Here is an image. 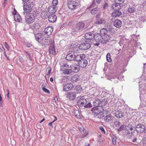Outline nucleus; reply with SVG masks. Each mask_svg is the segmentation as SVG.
Wrapping results in <instances>:
<instances>
[{"label":"nucleus","instance_id":"obj_53","mask_svg":"<svg viewBox=\"0 0 146 146\" xmlns=\"http://www.w3.org/2000/svg\"><path fill=\"white\" fill-rule=\"evenodd\" d=\"M3 102V101L2 100V98L1 96V94H0V104H2Z\"/></svg>","mask_w":146,"mask_h":146},{"label":"nucleus","instance_id":"obj_62","mask_svg":"<svg viewBox=\"0 0 146 146\" xmlns=\"http://www.w3.org/2000/svg\"><path fill=\"white\" fill-rule=\"evenodd\" d=\"M53 121H52V122H51V123H49L48 124V125L49 126H52V127H53V126H52V123H53Z\"/></svg>","mask_w":146,"mask_h":146},{"label":"nucleus","instance_id":"obj_34","mask_svg":"<svg viewBox=\"0 0 146 146\" xmlns=\"http://www.w3.org/2000/svg\"><path fill=\"white\" fill-rule=\"evenodd\" d=\"M79 80V76L77 75H75L72 77L71 81L72 82H75L78 81Z\"/></svg>","mask_w":146,"mask_h":146},{"label":"nucleus","instance_id":"obj_1","mask_svg":"<svg viewBox=\"0 0 146 146\" xmlns=\"http://www.w3.org/2000/svg\"><path fill=\"white\" fill-rule=\"evenodd\" d=\"M92 112L94 113V114L98 115L99 118H101L104 117L103 113L102 112L104 111L103 107H94L92 108L91 110Z\"/></svg>","mask_w":146,"mask_h":146},{"label":"nucleus","instance_id":"obj_57","mask_svg":"<svg viewBox=\"0 0 146 146\" xmlns=\"http://www.w3.org/2000/svg\"><path fill=\"white\" fill-rule=\"evenodd\" d=\"M2 48L3 49L4 54L5 55V56L6 57H7V54L5 53V49L3 47H2Z\"/></svg>","mask_w":146,"mask_h":146},{"label":"nucleus","instance_id":"obj_15","mask_svg":"<svg viewBox=\"0 0 146 146\" xmlns=\"http://www.w3.org/2000/svg\"><path fill=\"white\" fill-rule=\"evenodd\" d=\"M88 64L87 61L86 60L84 59V58H83L78 63V64L82 68H84L86 67Z\"/></svg>","mask_w":146,"mask_h":146},{"label":"nucleus","instance_id":"obj_27","mask_svg":"<svg viewBox=\"0 0 146 146\" xmlns=\"http://www.w3.org/2000/svg\"><path fill=\"white\" fill-rule=\"evenodd\" d=\"M67 68L66 69H63V68L62 69V71L63 72V74H70L72 72V71L71 69L70 68L68 69Z\"/></svg>","mask_w":146,"mask_h":146},{"label":"nucleus","instance_id":"obj_8","mask_svg":"<svg viewBox=\"0 0 146 146\" xmlns=\"http://www.w3.org/2000/svg\"><path fill=\"white\" fill-rule=\"evenodd\" d=\"M85 26L84 23L82 22H78L76 25L74 30L76 32L81 31L84 28Z\"/></svg>","mask_w":146,"mask_h":146},{"label":"nucleus","instance_id":"obj_17","mask_svg":"<svg viewBox=\"0 0 146 146\" xmlns=\"http://www.w3.org/2000/svg\"><path fill=\"white\" fill-rule=\"evenodd\" d=\"M93 105L95 107H100L99 106L101 104L102 102L100 99L95 98L93 100Z\"/></svg>","mask_w":146,"mask_h":146},{"label":"nucleus","instance_id":"obj_59","mask_svg":"<svg viewBox=\"0 0 146 146\" xmlns=\"http://www.w3.org/2000/svg\"><path fill=\"white\" fill-rule=\"evenodd\" d=\"M96 1L98 4H100L102 2L100 0H96Z\"/></svg>","mask_w":146,"mask_h":146},{"label":"nucleus","instance_id":"obj_26","mask_svg":"<svg viewBox=\"0 0 146 146\" xmlns=\"http://www.w3.org/2000/svg\"><path fill=\"white\" fill-rule=\"evenodd\" d=\"M74 54H68L66 56L65 58L67 60L71 61L74 60Z\"/></svg>","mask_w":146,"mask_h":146},{"label":"nucleus","instance_id":"obj_45","mask_svg":"<svg viewBox=\"0 0 146 146\" xmlns=\"http://www.w3.org/2000/svg\"><path fill=\"white\" fill-rule=\"evenodd\" d=\"M58 2L57 0H53L52 1V4L53 5L52 6H55L56 7V5L58 4Z\"/></svg>","mask_w":146,"mask_h":146},{"label":"nucleus","instance_id":"obj_24","mask_svg":"<svg viewBox=\"0 0 146 146\" xmlns=\"http://www.w3.org/2000/svg\"><path fill=\"white\" fill-rule=\"evenodd\" d=\"M121 5L118 3H115L113 4L111 6L112 8L115 11L119 10L121 8Z\"/></svg>","mask_w":146,"mask_h":146},{"label":"nucleus","instance_id":"obj_14","mask_svg":"<svg viewBox=\"0 0 146 146\" xmlns=\"http://www.w3.org/2000/svg\"><path fill=\"white\" fill-rule=\"evenodd\" d=\"M79 65H77L76 64L73 63L70 65V67L71 69L72 72H77L80 70V67Z\"/></svg>","mask_w":146,"mask_h":146},{"label":"nucleus","instance_id":"obj_36","mask_svg":"<svg viewBox=\"0 0 146 146\" xmlns=\"http://www.w3.org/2000/svg\"><path fill=\"white\" fill-rule=\"evenodd\" d=\"M69 67L68 64L67 63H64L61 66V69L62 71V69H66L67 68H69Z\"/></svg>","mask_w":146,"mask_h":146},{"label":"nucleus","instance_id":"obj_48","mask_svg":"<svg viewBox=\"0 0 146 146\" xmlns=\"http://www.w3.org/2000/svg\"><path fill=\"white\" fill-rule=\"evenodd\" d=\"M42 90L48 94L50 93V91L48 89L45 88L44 87H43L42 88Z\"/></svg>","mask_w":146,"mask_h":146},{"label":"nucleus","instance_id":"obj_25","mask_svg":"<svg viewBox=\"0 0 146 146\" xmlns=\"http://www.w3.org/2000/svg\"><path fill=\"white\" fill-rule=\"evenodd\" d=\"M114 114L115 116L118 118H121L124 116L123 113L121 111H116Z\"/></svg>","mask_w":146,"mask_h":146},{"label":"nucleus","instance_id":"obj_6","mask_svg":"<svg viewBox=\"0 0 146 146\" xmlns=\"http://www.w3.org/2000/svg\"><path fill=\"white\" fill-rule=\"evenodd\" d=\"M35 19L34 15L31 13H28L26 16L25 19L26 22L30 23L34 22Z\"/></svg>","mask_w":146,"mask_h":146},{"label":"nucleus","instance_id":"obj_3","mask_svg":"<svg viewBox=\"0 0 146 146\" xmlns=\"http://www.w3.org/2000/svg\"><path fill=\"white\" fill-rule=\"evenodd\" d=\"M109 33L107 31V28H103L101 30L100 34L104 37V40L106 41L104 43H107L109 42L110 36Z\"/></svg>","mask_w":146,"mask_h":146},{"label":"nucleus","instance_id":"obj_21","mask_svg":"<svg viewBox=\"0 0 146 146\" xmlns=\"http://www.w3.org/2000/svg\"><path fill=\"white\" fill-rule=\"evenodd\" d=\"M57 10V8L56 7L54 6H50L48 8V11L50 13L53 14L55 13Z\"/></svg>","mask_w":146,"mask_h":146},{"label":"nucleus","instance_id":"obj_50","mask_svg":"<svg viewBox=\"0 0 146 146\" xmlns=\"http://www.w3.org/2000/svg\"><path fill=\"white\" fill-rule=\"evenodd\" d=\"M25 52L27 56H28L30 60H31V56L30 54L28 52L25 51Z\"/></svg>","mask_w":146,"mask_h":146},{"label":"nucleus","instance_id":"obj_28","mask_svg":"<svg viewBox=\"0 0 146 146\" xmlns=\"http://www.w3.org/2000/svg\"><path fill=\"white\" fill-rule=\"evenodd\" d=\"M114 117L111 114L107 115L105 117V120L107 122H109L111 120H113Z\"/></svg>","mask_w":146,"mask_h":146},{"label":"nucleus","instance_id":"obj_37","mask_svg":"<svg viewBox=\"0 0 146 146\" xmlns=\"http://www.w3.org/2000/svg\"><path fill=\"white\" fill-rule=\"evenodd\" d=\"M100 9L98 8H95L91 11V13L92 14L94 15L96 14L98 11H99Z\"/></svg>","mask_w":146,"mask_h":146},{"label":"nucleus","instance_id":"obj_61","mask_svg":"<svg viewBox=\"0 0 146 146\" xmlns=\"http://www.w3.org/2000/svg\"><path fill=\"white\" fill-rule=\"evenodd\" d=\"M143 142L144 144H146V138L143 139Z\"/></svg>","mask_w":146,"mask_h":146},{"label":"nucleus","instance_id":"obj_5","mask_svg":"<svg viewBox=\"0 0 146 146\" xmlns=\"http://www.w3.org/2000/svg\"><path fill=\"white\" fill-rule=\"evenodd\" d=\"M100 14H98L96 16V20L95 23L98 25H104L106 24V22L104 19L100 17Z\"/></svg>","mask_w":146,"mask_h":146},{"label":"nucleus","instance_id":"obj_47","mask_svg":"<svg viewBox=\"0 0 146 146\" xmlns=\"http://www.w3.org/2000/svg\"><path fill=\"white\" fill-rule=\"evenodd\" d=\"M114 124L116 127H118L119 126L120 123L118 121H116L114 122Z\"/></svg>","mask_w":146,"mask_h":146},{"label":"nucleus","instance_id":"obj_9","mask_svg":"<svg viewBox=\"0 0 146 146\" xmlns=\"http://www.w3.org/2000/svg\"><path fill=\"white\" fill-rule=\"evenodd\" d=\"M145 127L144 125L142 124H137L135 127V129L138 133H141L145 130Z\"/></svg>","mask_w":146,"mask_h":146},{"label":"nucleus","instance_id":"obj_46","mask_svg":"<svg viewBox=\"0 0 146 146\" xmlns=\"http://www.w3.org/2000/svg\"><path fill=\"white\" fill-rule=\"evenodd\" d=\"M125 0H115V3H117L121 5L123 3Z\"/></svg>","mask_w":146,"mask_h":146},{"label":"nucleus","instance_id":"obj_44","mask_svg":"<svg viewBox=\"0 0 146 146\" xmlns=\"http://www.w3.org/2000/svg\"><path fill=\"white\" fill-rule=\"evenodd\" d=\"M106 28L107 29V31L109 33H110V31H111L112 30V27L110 25H107Z\"/></svg>","mask_w":146,"mask_h":146},{"label":"nucleus","instance_id":"obj_16","mask_svg":"<svg viewBox=\"0 0 146 146\" xmlns=\"http://www.w3.org/2000/svg\"><path fill=\"white\" fill-rule=\"evenodd\" d=\"M85 58V56L84 54H81L77 55L76 56L74 55V60L75 61L79 62L80 60L82 59L83 58Z\"/></svg>","mask_w":146,"mask_h":146},{"label":"nucleus","instance_id":"obj_12","mask_svg":"<svg viewBox=\"0 0 146 146\" xmlns=\"http://www.w3.org/2000/svg\"><path fill=\"white\" fill-rule=\"evenodd\" d=\"M76 92H74L70 91L67 94V97L70 100H74L76 97Z\"/></svg>","mask_w":146,"mask_h":146},{"label":"nucleus","instance_id":"obj_23","mask_svg":"<svg viewBox=\"0 0 146 146\" xmlns=\"http://www.w3.org/2000/svg\"><path fill=\"white\" fill-rule=\"evenodd\" d=\"M49 53L50 54L53 55L55 54L56 53V51L54 42L52 43L49 47Z\"/></svg>","mask_w":146,"mask_h":146},{"label":"nucleus","instance_id":"obj_58","mask_svg":"<svg viewBox=\"0 0 146 146\" xmlns=\"http://www.w3.org/2000/svg\"><path fill=\"white\" fill-rule=\"evenodd\" d=\"M7 96L8 98H9V89H7Z\"/></svg>","mask_w":146,"mask_h":146},{"label":"nucleus","instance_id":"obj_43","mask_svg":"<svg viewBox=\"0 0 146 146\" xmlns=\"http://www.w3.org/2000/svg\"><path fill=\"white\" fill-rule=\"evenodd\" d=\"M135 11V9L133 7L129 8L128 9V11L129 13H133Z\"/></svg>","mask_w":146,"mask_h":146},{"label":"nucleus","instance_id":"obj_10","mask_svg":"<svg viewBox=\"0 0 146 146\" xmlns=\"http://www.w3.org/2000/svg\"><path fill=\"white\" fill-rule=\"evenodd\" d=\"M91 47V45L88 41H86L84 43L80 44L79 47L80 49L83 50L89 49Z\"/></svg>","mask_w":146,"mask_h":146},{"label":"nucleus","instance_id":"obj_56","mask_svg":"<svg viewBox=\"0 0 146 146\" xmlns=\"http://www.w3.org/2000/svg\"><path fill=\"white\" fill-rule=\"evenodd\" d=\"M100 129L102 131H103L104 133H105V131L103 127H101L100 128Z\"/></svg>","mask_w":146,"mask_h":146},{"label":"nucleus","instance_id":"obj_33","mask_svg":"<svg viewBox=\"0 0 146 146\" xmlns=\"http://www.w3.org/2000/svg\"><path fill=\"white\" fill-rule=\"evenodd\" d=\"M80 132L82 135V138H84L86 137L88 135V133L85 132V131L83 128H81Z\"/></svg>","mask_w":146,"mask_h":146},{"label":"nucleus","instance_id":"obj_32","mask_svg":"<svg viewBox=\"0 0 146 146\" xmlns=\"http://www.w3.org/2000/svg\"><path fill=\"white\" fill-rule=\"evenodd\" d=\"M13 14L15 15L14 19L15 21H20L21 20V16L15 13L14 12L13 13Z\"/></svg>","mask_w":146,"mask_h":146},{"label":"nucleus","instance_id":"obj_41","mask_svg":"<svg viewBox=\"0 0 146 146\" xmlns=\"http://www.w3.org/2000/svg\"><path fill=\"white\" fill-rule=\"evenodd\" d=\"M128 127L124 125H121L120 126V128L118 129V131H121L125 129H127Z\"/></svg>","mask_w":146,"mask_h":146},{"label":"nucleus","instance_id":"obj_40","mask_svg":"<svg viewBox=\"0 0 146 146\" xmlns=\"http://www.w3.org/2000/svg\"><path fill=\"white\" fill-rule=\"evenodd\" d=\"M133 127H132V126L130 125L129 127H128L127 132L126 133L127 134H130L132 133V131L133 129Z\"/></svg>","mask_w":146,"mask_h":146},{"label":"nucleus","instance_id":"obj_63","mask_svg":"<svg viewBox=\"0 0 146 146\" xmlns=\"http://www.w3.org/2000/svg\"><path fill=\"white\" fill-rule=\"evenodd\" d=\"M54 117H55V119H54V120L53 121V122L54 121H55L57 120V118L56 117V116H54Z\"/></svg>","mask_w":146,"mask_h":146},{"label":"nucleus","instance_id":"obj_22","mask_svg":"<svg viewBox=\"0 0 146 146\" xmlns=\"http://www.w3.org/2000/svg\"><path fill=\"white\" fill-rule=\"evenodd\" d=\"M113 24L115 27L117 28H119L122 26V22L120 20L116 19L114 22Z\"/></svg>","mask_w":146,"mask_h":146},{"label":"nucleus","instance_id":"obj_64","mask_svg":"<svg viewBox=\"0 0 146 146\" xmlns=\"http://www.w3.org/2000/svg\"><path fill=\"white\" fill-rule=\"evenodd\" d=\"M136 138H134L133 139V140L132 141L133 142H136Z\"/></svg>","mask_w":146,"mask_h":146},{"label":"nucleus","instance_id":"obj_35","mask_svg":"<svg viewBox=\"0 0 146 146\" xmlns=\"http://www.w3.org/2000/svg\"><path fill=\"white\" fill-rule=\"evenodd\" d=\"M40 26V24L38 23H36L33 25V30H37L39 29Z\"/></svg>","mask_w":146,"mask_h":146},{"label":"nucleus","instance_id":"obj_39","mask_svg":"<svg viewBox=\"0 0 146 146\" xmlns=\"http://www.w3.org/2000/svg\"><path fill=\"white\" fill-rule=\"evenodd\" d=\"M74 113L76 117L78 119H80L81 117L80 115L79 111L78 110H75L74 111Z\"/></svg>","mask_w":146,"mask_h":146},{"label":"nucleus","instance_id":"obj_18","mask_svg":"<svg viewBox=\"0 0 146 146\" xmlns=\"http://www.w3.org/2000/svg\"><path fill=\"white\" fill-rule=\"evenodd\" d=\"M94 37V35L91 32L87 33L85 35L86 39L89 40L93 39Z\"/></svg>","mask_w":146,"mask_h":146},{"label":"nucleus","instance_id":"obj_11","mask_svg":"<svg viewBox=\"0 0 146 146\" xmlns=\"http://www.w3.org/2000/svg\"><path fill=\"white\" fill-rule=\"evenodd\" d=\"M78 3L74 1H69L68 3V6L71 9H74L77 7Z\"/></svg>","mask_w":146,"mask_h":146},{"label":"nucleus","instance_id":"obj_55","mask_svg":"<svg viewBox=\"0 0 146 146\" xmlns=\"http://www.w3.org/2000/svg\"><path fill=\"white\" fill-rule=\"evenodd\" d=\"M73 23V21H70L68 23V25L69 26H71L72 25Z\"/></svg>","mask_w":146,"mask_h":146},{"label":"nucleus","instance_id":"obj_38","mask_svg":"<svg viewBox=\"0 0 146 146\" xmlns=\"http://www.w3.org/2000/svg\"><path fill=\"white\" fill-rule=\"evenodd\" d=\"M111 139L112 143L113 145H115L116 143V139H117V137H116L113 135L111 136Z\"/></svg>","mask_w":146,"mask_h":146},{"label":"nucleus","instance_id":"obj_30","mask_svg":"<svg viewBox=\"0 0 146 146\" xmlns=\"http://www.w3.org/2000/svg\"><path fill=\"white\" fill-rule=\"evenodd\" d=\"M74 90L76 94L81 93L82 91V88L80 85H78L76 86Z\"/></svg>","mask_w":146,"mask_h":146},{"label":"nucleus","instance_id":"obj_52","mask_svg":"<svg viewBox=\"0 0 146 146\" xmlns=\"http://www.w3.org/2000/svg\"><path fill=\"white\" fill-rule=\"evenodd\" d=\"M32 43L31 42H28L27 44V46L28 47H30L32 46Z\"/></svg>","mask_w":146,"mask_h":146},{"label":"nucleus","instance_id":"obj_19","mask_svg":"<svg viewBox=\"0 0 146 146\" xmlns=\"http://www.w3.org/2000/svg\"><path fill=\"white\" fill-rule=\"evenodd\" d=\"M53 31V28L52 27H48L45 28L44 30L45 33L47 36L51 35Z\"/></svg>","mask_w":146,"mask_h":146},{"label":"nucleus","instance_id":"obj_29","mask_svg":"<svg viewBox=\"0 0 146 146\" xmlns=\"http://www.w3.org/2000/svg\"><path fill=\"white\" fill-rule=\"evenodd\" d=\"M42 34L40 33H38L36 34L35 33V36L36 38V40L39 42L42 39Z\"/></svg>","mask_w":146,"mask_h":146},{"label":"nucleus","instance_id":"obj_42","mask_svg":"<svg viewBox=\"0 0 146 146\" xmlns=\"http://www.w3.org/2000/svg\"><path fill=\"white\" fill-rule=\"evenodd\" d=\"M106 58L107 61L108 62H110L111 61V56L109 53L107 54L106 56Z\"/></svg>","mask_w":146,"mask_h":146},{"label":"nucleus","instance_id":"obj_51","mask_svg":"<svg viewBox=\"0 0 146 146\" xmlns=\"http://www.w3.org/2000/svg\"><path fill=\"white\" fill-rule=\"evenodd\" d=\"M108 5L107 3H105L104 5L103 8L104 9H107L108 8Z\"/></svg>","mask_w":146,"mask_h":146},{"label":"nucleus","instance_id":"obj_20","mask_svg":"<svg viewBox=\"0 0 146 146\" xmlns=\"http://www.w3.org/2000/svg\"><path fill=\"white\" fill-rule=\"evenodd\" d=\"M56 16L53 14H52L48 15V21L51 23H53L55 22L57 19Z\"/></svg>","mask_w":146,"mask_h":146},{"label":"nucleus","instance_id":"obj_4","mask_svg":"<svg viewBox=\"0 0 146 146\" xmlns=\"http://www.w3.org/2000/svg\"><path fill=\"white\" fill-rule=\"evenodd\" d=\"M34 5L33 2H29L26 3L23 6L24 12L26 13H30Z\"/></svg>","mask_w":146,"mask_h":146},{"label":"nucleus","instance_id":"obj_31","mask_svg":"<svg viewBox=\"0 0 146 146\" xmlns=\"http://www.w3.org/2000/svg\"><path fill=\"white\" fill-rule=\"evenodd\" d=\"M121 14V12L119 10H116L113 12L112 14V15L114 17H118Z\"/></svg>","mask_w":146,"mask_h":146},{"label":"nucleus","instance_id":"obj_7","mask_svg":"<svg viewBox=\"0 0 146 146\" xmlns=\"http://www.w3.org/2000/svg\"><path fill=\"white\" fill-rule=\"evenodd\" d=\"M94 38L97 42H101L103 44H106L107 43H104L106 42L104 40V37L99 34L96 33L94 35Z\"/></svg>","mask_w":146,"mask_h":146},{"label":"nucleus","instance_id":"obj_49","mask_svg":"<svg viewBox=\"0 0 146 146\" xmlns=\"http://www.w3.org/2000/svg\"><path fill=\"white\" fill-rule=\"evenodd\" d=\"M4 45L5 47L7 49L8 51H9L10 50V47L7 44V42H5L4 43Z\"/></svg>","mask_w":146,"mask_h":146},{"label":"nucleus","instance_id":"obj_54","mask_svg":"<svg viewBox=\"0 0 146 146\" xmlns=\"http://www.w3.org/2000/svg\"><path fill=\"white\" fill-rule=\"evenodd\" d=\"M51 68H49V69H48V72L47 73V74L46 75L48 76H49L50 73V72H51Z\"/></svg>","mask_w":146,"mask_h":146},{"label":"nucleus","instance_id":"obj_2","mask_svg":"<svg viewBox=\"0 0 146 146\" xmlns=\"http://www.w3.org/2000/svg\"><path fill=\"white\" fill-rule=\"evenodd\" d=\"M77 103L78 105L80 106H84L85 108H90L92 106L91 103L88 102L87 104L86 99L82 97L80 98V99L78 101Z\"/></svg>","mask_w":146,"mask_h":146},{"label":"nucleus","instance_id":"obj_13","mask_svg":"<svg viewBox=\"0 0 146 146\" xmlns=\"http://www.w3.org/2000/svg\"><path fill=\"white\" fill-rule=\"evenodd\" d=\"M74 87L73 85L71 83H68L65 85L63 87V90L67 92L71 90Z\"/></svg>","mask_w":146,"mask_h":146},{"label":"nucleus","instance_id":"obj_60","mask_svg":"<svg viewBox=\"0 0 146 146\" xmlns=\"http://www.w3.org/2000/svg\"><path fill=\"white\" fill-rule=\"evenodd\" d=\"M97 43H94V45L96 46H98L100 45V42H97Z\"/></svg>","mask_w":146,"mask_h":146}]
</instances>
